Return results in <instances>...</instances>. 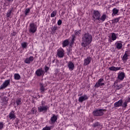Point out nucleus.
<instances>
[{
	"instance_id": "nucleus-46",
	"label": "nucleus",
	"mask_w": 130,
	"mask_h": 130,
	"mask_svg": "<svg viewBox=\"0 0 130 130\" xmlns=\"http://www.w3.org/2000/svg\"><path fill=\"white\" fill-rule=\"evenodd\" d=\"M19 123V119H16L15 124H18Z\"/></svg>"
},
{
	"instance_id": "nucleus-2",
	"label": "nucleus",
	"mask_w": 130,
	"mask_h": 130,
	"mask_svg": "<svg viewBox=\"0 0 130 130\" xmlns=\"http://www.w3.org/2000/svg\"><path fill=\"white\" fill-rule=\"evenodd\" d=\"M93 40L92 35L89 33H85L82 35L81 46L82 47H87L88 45L91 44Z\"/></svg>"
},
{
	"instance_id": "nucleus-39",
	"label": "nucleus",
	"mask_w": 130,
	"mask_h": 130,
	"mask_svg": "<svg viewBox=\"0 0 130 130\" xmlns=\"http://www.w3.org/2000/svg\"><path fill=\"white\" fill-rule=\"evenodd\" d=\"M4 128V122H0V130Z\"/></svg>"
},
{
	"instance_id": "nucleus-26",
	"label": "nucleus",
	"mask_w": 130,
	"mask_h": 130,
	"mask_svg": "<svg viewBox=\"0 0 130 130\" xmlns=\"http://www.w3.org/2000/svg\"><path fill=\"white\" fill-rule=\"evenodd\" d=\"M14 79L15 80H19L21 79V76H20L19 74L16 73L14 74Z\"/></svg>"
},
{
	"instance_id": "nucleus-49",
	"label": "nucleus",
	"mask_w": 130,
	"mask_h": 130,
	"mask_svg": "<svg viewBox=\"0 0 130 130\" xmlns=\"http://www.w3.org/2000/svg\"><path fill=\"white\" fill-rule=\"evenodd\" d=\"M54 60H53V61H52V62L53 63V62H54Z\"/></svg>"
},
{
	"instance_id": "nucleus-40",
	"label": "nucleus",
	"mask_w": 130,
	"mask_h": 130,
	"mask_svg": "<svg viewBox=\"0 0 130 130\" xmlns=\"http://www.w3.org/2000/svg\"><path fill=\"white\" fill-rule=\"evenodd\" d=\"M50 129H51V128H50V127L47 126H45V127H44L43 128V130H50Z\"/></svg>"
},
{
	"instance_id": "nucleus-8",
	"label": "nucleus",
	"mask_w": 130,
	"mask_h": 130,
	"mask_svg": "<svg viewBox=\"0 0 130 130\" xmlns=\"http://www.w3.org/2000/svg\"><path fill=\"white\" fill-rule=\"evenodd\" d=\"M103 82H104V79L103 78L100 79L94 85L95 88H99V87L104 86L105 83H103Z\"/></svg>"
},
{
	"instance_id": "nucleus-16",
	"label": "nucleus",
	"mask_w": 130,
	"mask_h": 130,
	"mask_svg": "<svg viewBox=\"0 0 130 130\" xmlns=\"http://www.w3.org/2000/svg\"><path fill=\"white\" fill-rule=\"evenodd\" d=\"M33 60H34V57H33V56H30L29 57L26 58L25 59L24 62L25 63H27L28 64H30V63L32 62Z\"/></svg>"
},
{
	"instance_id": "nucleus-9",
	"label": "nucleus",
	"mask_w": 130,
	"mask_h": 130,
	"mask_svg": "<svg viewBox=\"0 0 130 130\" xmlns=\"http://www.w3.org/2000/svg\"><path fill=\"white\" fill-rule=\"evenodd\" d=\"M44 74H45V72L44 71H43V70H42V68L38 69L36 72V74L37 77H41V76H44Z\"/></svg>"
},
{
	"instance_id": "nucleus-31",
	"label": "nucleus",
	"mask_w": 130,
	"mask_h": 130,
	"mask_svg": "<svg viewBox=\"0 0 130 130\" xmlns=\"http://www.w3.org/2000/svg\"><path fill=\"white\" fill-rule=\"evenodd\" d=\"M16 103L17 106L21 105V104H22V100H21V99H17L16 101Z\"/></svg>"
},
{
	"instance_id": "nucleus-23",
	"label": "nucleus",
	"mask_w": 130,
	"mask_h": 130,
	"mask_svg": "<svg viewBox=\"0 0 130 130\" xmlns=\"http://www.w3.org/2000/svg\"><path fill=\"white\" fill-rule=\"evenodd\" d=\"M40 91L41 93H43L45 91H46V89L45 88V86H44V85L42 83L40 84Z\"/></svg>"
},
{
	"instance_id": "nucleus-36",
	"label": "nucleus",
	"mask_w": 130,
	"mask_h": 130,
	"mask_svg": "<svg viewBox=\"0 0 130 130\" xmlns=\"http://www.w3.org/2000/svg\"><path fill=\"white\" fill-rule=\"evenodd\" d=\"M93 127H99L100 126V123L98 122H96L93 124Z\"/></svg>"
},
{
	"instance_id": "nucleus-24",
	"label": "nucleus",
	"mask_w": 130,
	"mask_h": 130,
	"mask_svg": "<svg viewBox=\"0 0 130 130\" xmlns=\"http://www.w3.org/2000/svg\"><path fill=\"white\" fill-rule=\"evenodd\" d=\"M69 44H70L69 40H65L62 43V47H66V46H68Z\"/></svg>"
},
{
	"instance_id": "nucleus-7",
	"label": "nucleus",
	"mask_w": 130,
	"mask_h": 130,
	"mask_svg": "<svg viewBox=\"0 0 130 130\" xmlns=\"http://www.w3.org/2000/svg\"><path fill=\"white\" fill-rule=\"evenodd\" d=\"M57 55L59 58H62L64 56V50L60 48L57 50Z\"/></svg>"
},
{
	"instance_id": "nucleus-12",
	"label": "nucleus",
	"mask_w": 130,
	"mask_h": 130,
	"mask_svg": "<svg viewBox=\"0 0 130 130\" xmlns=\"http://www.w3.org/2000/svg\"><path fill=\"white\" fill-rule=\"evenodd\" d=\"M68 67L69 71H74V69H75V64L74 62H72V61H70L68 63Z\"/></svg>"
},
{
	"instance_id": "nucleus-3",
	"label": "nucleus",
	"mask_w": 130,
	"mask_h": 130,
	"mask_svg": "<svg viewBox=\"0 0 130 130\" xmlns=\"http://www.w3.org/2000/svg\"><path fill=\"white\" fill-rule=\"evenodd\" d=\"M37 31V24L35 23H30L28 27L29 33L34 34Z\"/></svg>"
},
{
	"instance_id": "nucleus-25",
	"label": "nucleus",
	"mask_w": 130,
	"mask_h": 130,
	"mask_svg": "<svg viewBox=\"0 0 130 130\" xmlns=\"http://www.w3.org/2000/svg\"><path fill=\"white\" fill-rule=\"evenodd\" d=\"M74 35L75 36H78V37H80V35H81V30H75L74 31Z\"/></svg>"
},
{
	"instance_id": "nucleus-13",
	"label": "nucleus",
	"mask_w": 130,
	"mask_h": 130,
	"mask_svg": "<svg viewBox=\"0 0 130 130\" xmlns=\"http://www.w3.org/2000/svg\"><path fill=\"white\" fill-rule=\"evenodd\" d=\"M8 117L9 119H12V120H15L16 119V114L15 113V111H12L8 115Z\"/></svg>"
},
{
	"instance_id": "nucleus-22",
	"label": "nucleus",
	"mask_w": 130,
	"mask_h": 130,
	"mask_svg": "<svg viewBox=\"0 0 130 130\" xmlns=\"http://www.w3.org/2000/svg\"><path fill=\"white\" fill-rule=\"evenodd\" d=\"M109 70H110V71H113V72H116V71H119V70H120V68L112 66L109 67Z\"/></svg>"
},
{
	"instance_id": "nucleus-1",
	"label": "nucleus",
	"mask_w": 130,
	"mask_h": 130,
	"mask_svg": "<svg viewBox=\"0 0 130 130\" xmlns=\"http://www.w3.org/2000/svg\"><path fill=\"white\" fill-rule=\"evenodd\" d=\"M106 15L103 14L101 16V14L98 10H94L92 13V20L94 22H96V23H102L106 20Z\"/></svg>"
},
{
	"instance_id": "nucleus-45",
	"label": "nucleus",
	"mask_w": 130,
	"mask_h": 130,
	"mask_svg": "<svg viewBox=\"0 0 130 130\" xmlns=\"http://www.w3.org/2000/svg\"><path fill=\"white\" fill-rule=\"evenodd\" d=\"M45 101H42V102H41V106H45Z\"/></svg>"
},
{
	"instance_id": "nucleus-32",
	"label": "nucleus",
	"mask_w": 130,
	"mask_h": 130,
	"mask_svg": "<svg viewBox=\"0 0 130 130\" xmlns=\"http://www.w3.org/2000/svg\"><path fill=\"white\" fill-rule=\"evenodd\" d=\"M56 14H57V12L56 10L53 11L51 14V18H54L56 16Z\"/></svg>"
},
{
	"instance_id": "nucleus-42",
	"label": "nucleus",
	"mask_w": 130,
	"mask_h": 130,
	"mask_svg": "<svg viewBox=\"0 0 130 130\" xmlns=\"http://www.w3.org/2000/svg\"><path fill=\"white\" fill-rule=\"evenodd\" d=\"M8 3V5H11L14 2V0H6Z\"/></svg>"
},
{
	"instance_id": "nucleus-47",
	"label": "nucleus",
	"mask_w": 130,
	"mask_h": 130,
	"mask_svg": "<svg viewBox=\"0 0 130 130\" xmlns=\"http://www.w3.org/2000/svg\"><path fill=\"white\" fill-rule=\"evenodd\" d=\"M17 34V33H16V32H13L12 33V36H16V35Z\"/></svg>"
},
{
	"instance_id": "nucleus-29",
	"label": "nucleus",
	"mask_w": 130,
	"mask_h": 130,
	"mask_svg": "<svg viewBox=\"0 0 130 130\" xmlns=\"http://www.w3.org/2000/svg\"><path fill=\"white\" fill-rule=\"evenodd\" d=\"M30 8H27L24 11V15L25 17H27L28 16V14L30 13Z\"/></svg>"
},
{
	"instance_id": "nucleus-17",
	"label": "nucleus",
	"mask_w": 130,
	"mask_h": 130,
	"mask_svg": "<svg viewBox=\"0 0 130 130\" xmlns=\"http://www.w3.org/2000/svg\"><path fill=\"white\" fill-rule=\"evenodd\" d=\"M116 47L117 49H121L122 48V42L121 41H117L115 43Z\"/></svg>"
},
{
	"instance_id": "nucleus-41",
	"label": "nucleus",
	"mask_w": 130,
	"mask_h": 130,
	"mask_svg": "<svg viewBox=\"0 0 130 130\" xmlns=\"http://www.w3.org/2000/svg\"><path fill=\"white\" fill-rule=\"evenodd\" d=\"M44 70H45V73H47V72L49 71V68L47 67V66H46L44 68Z\"/></svg>"
},
{
	"instance_id": "nucleus-20",
	"label": "nucleus",
	"mask_w": 130,
	"mask_h": 130,
	"mask_svg": "<svg viewBox=\"0 0 130 130\" xmlns=\"http://www.w3.org/2000/svg\"><path fill=\"white\" fill-rule=\"evenodd\" d=\"M122 105V100H120L114 104V107H120Z\"/></svg>"
},
{
	"instance_id": "nucleus-37",
	"label": "nucleus",
	"mask_w": 130,
	"mask_h": 130,
	"mask_svg": "<svg viewBox=\"0 0 130 130\" xmlns=\"http://www.w3.org/2000/svg\"><path fill=\"white\" fill-rule=\"evenodd\" d=\"M72 39L71 41V43H74L75 42V41L76 40V36L75 35H72Z\"/></svg>"
},
{
	"instance_id": "nucleus-5",
	"label": "nucleus",
	"mask_w": 130,
	"mask_h": 130,
	"mask_svg": "<svg viewBox=\"0 0 130 130\" xmlns=\"http://www.w3.org/2000/svg\"><path fill=\"white\" fill-rule=\"evenodd\" d=\"M49 109V107L48 106H40L38 107V110L39 112H43V113H45V112H47V111Z\"/></svg>"
},
{
	"instance_id": "nucleus-30",
	"label": "nucleus",
	"mask_w": 130,
	"mask_h": 130,
	"mask_svg": "<svg viewBox=\"0 0 130 130\" xmlns=\"http://www.w3.org/2000/svg\"><path fill=\"white\" fill-rule=\"evenodd\" d=\"M2 101L4 104H7L8 103V98L5 96L2 99Z\"/></svg>"
},
{
	"instance_id": "nucleus-27",
	"label": "nucleus",
	"mask_w": 130,
	"mask_h": 130,
	"mask_svg": "<svg viewBox=\"0 0 130 130\" xmlns=\"http://www.w3.org/2000/svg\"><path fill=\"white\" fill-rule=\"evenodd\" d=\"M111 38H112V40H113V41L116 40V38H117V37H116V34H115V33H114V32L112 33Z\"/></svg>"
},
{
	"instance_id": "nucleus-34",
	"label": "nucleus",
	"mask_w": 130,
	"mask_h": 130,
	"mask_svg": "<svg viewBox=\"0 0 130 130\" xmlns=\"http://www.w3.org/2000/svg\"><path fill=\"white\" fill-rule=\"evenodd\" d=\"M120 17H119L117 18H115L114 19H113L112 21H113V23H118V22H119V20H120Z\"/></svg>"
},
{
	"instance_id": "nucleus-6",
	"label": "nucleus",
	"mask_w": 130,
	"mask_h": 130,
	"mask_svg": "<svg viewBox=\"0 0 130 130\" xmlns=\"http://www.w3.org/2000/svg\"><path fill=\"white\" fill-rule=\"evenodd\" d=\"M11 83V79L5 80L0 86V90H4L6 89L8 86H10Z\"/></svg>"
},
{
	"instance_id": "nucleus-48",
	"label": "nucleus",
	"mask_w": 130,
	"mask_h": 130,
	"mask_svg": "<svg viewBox=\"0 0 130 130\" xmlns=\"http://www.w3.org/2000/svg\"><path fill=\"white\" fill-rule=\"evenodd\" d=\"M126 101L128 103L130 102V97L127 98V100Z\"/></svg>"
},
{
	"instance_id": "nucleus-14",
	"label": "nucleus",
	"mask_w": 130,
	"mask_h": 130,
	"mask_svg": "<svg viewBox=\"0 0 130 130\" xmlns=\"http://www.w3.org/2000/svg\"><path fill=\"white\" fill-rule=\"evenodd\" d=\"M128 51H125L124 54L123 55L122 58V60L124 63H125L126 61H127V60L128 59Z\"/></svg>"
},
{
	"instance_id": "nucleus-19",
	"label": "nucleus",
	"mask_w": 130,
	"mask_h": 130,
	"mask_svg": "<svg viewBox=\"0 0 130 130\" xmlns=\"http://www.w3.org/2000/svg\"><path fill=\"white\" fill-rule=\"evenodd\" d=\"M112 16L113 17H114V16H116L118 15V13H119V10L116 9V8H114L112 11Z\"/></svg>"
},
{
	"instance_id": "nucleus-38",
	"label": "nucleus",
	"mask_w": 130,
	"mask_h": 130,
	"mask_svg": "<svg viewBox=\"0 0 130 130\" xmlns=\"http://www.w3.org/2000/svg\"><path fill=\"white\" fill-rule=\"evenodd\" d=\"M11 14H12V10H8L7 14V18H10V17H11Z\"/></svg>"
},
{
	"instance_id": "nucleus-4",
	"label": "nucleus",
	"mask_w": 130,
	"mask_h": 130,
	"mask_svg": "<svg viewBox=\"0 0 130 130\" xmlns=\"http://www.w3.org/2000/svg\"><path fill=\"white\" fill-rule=\"evenodd\" d=\"M104 111H106V110L98 109L93 111L92 114L93 116H102L104 114Z\"/></svg>"
},
{
	"instance_id": "nucleus-33",
	"label": "nucleus",
	"mask_w": 130,
	"mask_h": 130,
	"mask_svg": "<svg viewBox=\"0 0 130 130\" xmlns=\"http://www.w3.org/2000/svg\"><path fill=\"white\" fill-rule=\"evenodd\" d=\"M21 45L22 47V48H26V47H27V46H28V43L27 42H23L21 44Z\"/></svg>"
},
{
	"instance_id": "nucleus-15",
	"label": "nucleus",
	"mask_w": 130,
	"mask_h": 130,
	"mask_svg": "<svg viewBox=\"0 0 130 130\" xmlns=\"http://www.w3.org/2000/svg\"><path fill=\"white\" fill-rule=\"evenodd\" d=\"M57 120V116L55 115V114H53L52 116L51 117L50 119V121L51 122V124H53L55 123V122Z\"/></svg>"
},
{
	"instance_id": "nucleus-11",
	"label": "nucleus",
	"mask_w": 130,
	"mask_h": 130,
	"mask_svg": "<svg viewBox=\"0 0 130 130\" xmlns=\"http://www.w3.org/2000/svg\"><path fill=\"white\" fill-rule=\"evenodd\" d=\"M87 99H88V95H87V94H84V95L79 97L78 101L79 102H80V103H83L84 101H87Z\"/></svg>"
},
{
	"instance_id": "nucleus-28",
	"label": "nucleus",
	"mask_w": 130,
	"mask_h": 130,
	"mask_svg": "<svg viewBox=\"0 0 130 130\" xmlns=\"http://www.w3.org/2000/svg\"><path fill=\"white\" fill-rule=\"evenodd\" d=\"M37 112V110L36 108H32V109L30 110L29 114H35Z\"/></svg>"
},
{
	"instance_id": "nucleus-43",
	"label": "nucleus",
	"mask_w": 130,
	"mask_h": 130,
	"mask_svg": "<svg viewBox=\"0 0 130 130\" xmlns=\"http://www.w3.org/2000/svg\"><path fill=\"white\" fill-rule=\"evenodd\" d=\"M62 23V22L61 21V20L59 19L58 22H57V25L58 26H60V24Z\"/></svg>"
},
{
	"instance_id": "nucleus-21",
	"label": "nucleus",
	"mask_w": 130,
	"mask_h": 130,
	"mask_svg": "<svg viewBox=\"0 0 130 130\" xmlns=\"http://www.w3.org/2000/svg\"><path fill=\"white\" fill-rule=\"evenodd\" d=\"M51 32L52 34V35H54V34L56 33V31L57 30V26L56 25L52 26L51 28Z\"/></svg>"
},
{
	"instance_id": "nucleus-18",
	"label": "nucleus",
	"mask_w": 130,
	"mask_h": 130,
	"mask_svg": "<svg viewBox=\"0 0 130 130\" xmlns=\"http://www.w3.org/2000/svg\"><path fill=\"white\" fill-rule=\"evenodd\" d=\"M124 77H125V75L123 72H121L120 74L118 75V80H120V81H123Z\"/></svg>"
},
{
	"instance_id": "nucleus-35",
	"label": "nucleus",
	"mask_w": 130,
	"mask_h": 130,
	"mask_svg": "<svg viewBox=\"0 0 130 130\" xmlns=\"http://www.w3.org/2000/svg\"><path fill=\"white\" fill-rule=\"evenodd\" d=\"M127 103H128L126 101H125L123 104L122 103V107H124V108H126L127 107Z\"/></svg>"
},
{
	"instance_id": "nucleus-10",
	"label": "nucleus",
	"mask_w": 130,
	"mask_h": 130,
	"mask_svg": "<svg viewBox=\"0 0 130 130\" xmlns=\"http://www.w3.org/2000/svg\"><path fill=\"white\" fill-rule=\"evenodd\" d=\"M92 61V57H87L86 58H85L84 60L83 66H86L90 64V62Z\"/></svg>"
},
{
	"instance_id": "nucleus-44",
	"label": "nucleus",
	"mask_w": 130,
	"mask_h": 130,
	"mask_svg": "<svg viewBox=\"0 0 130 130\" xmlns=\"http://www.w3.org/2000/svg\"><path fill=\"white\" fill-rule=\"evenodd\" d=\"M122 87H123V85H122V84H119L117 86V88L118 89V90H119V89H121Z\"/></svg>"
}]
</instances>
